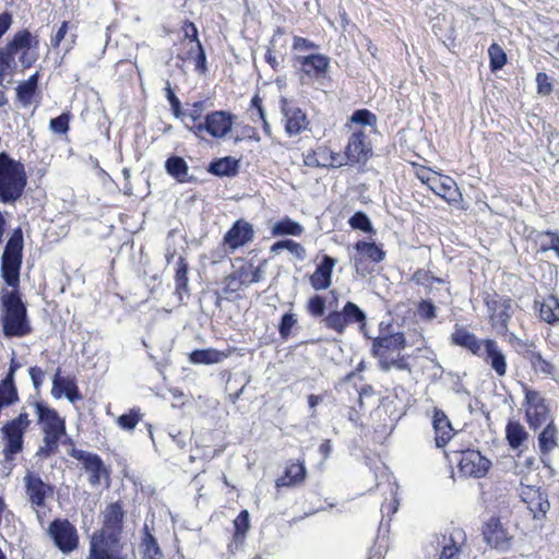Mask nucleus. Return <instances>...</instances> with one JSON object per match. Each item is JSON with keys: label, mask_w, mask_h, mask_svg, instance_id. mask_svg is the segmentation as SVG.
I'll use <instances>...</instances> for the list:
<instances>
[{"label": "nucleus", "mask_w": 559, "mask_h": 559, "mask_svg": "<svg viewBox=\"0 0 559 559\" xmlns=\"http://www.w3.org/2000/svg\"><path fill=\"white\" fill-rule=\"evenodd\" d=\"M23 234L21 228L13 231L2 254L1 275L11 290L1 292L4 308L3 333L9 337H22L31 333L26 306L19 292L20 269L22 264Z\"/></svg>", "instance_id": "1"}, {"label": "nucleus", "mask_w": 559, "mask_h": 559, "mask_svg": "<svg viewBox=\"0 0 559 559\" xmlns=\"http://www.w3.org/2000/svg\"><path fill=\"white\" fill-rule=\"evenodd\" d=\"M38 38L33 36L28 31L17 32L13 39L0 50V84L3 83L5 76L11 75L16 62L24 69L31 68L38 59Z\"/></svg>", "instance_id": "2"}, {"label": "nucleus", "mask_w": 559, "mask_h": 559, "mask_svg": "<svg viewBox=\"0 0 559 559\" xmlns=\"http://www.w3.org/2000/svg\"><path fill=\"white\" fill-rule=\"evenodd\" d=\"M33 413L37 415L38 424L44 433L43 444L39 447L37 454L39 456L49 457L57 452L59 441L66 435L64 420L51 409L41 403L31 405Z\"/></svg>", "instance_id": "3"}, {"label": "nucleus", "mask_w": 559, "mask_h": 559, "mask_svg": "<svg viewBox=\"0 0 559 559\" xmlns=\"http://www.w3.org/2000/svg\"><path fill=\"white\" fill-rule=\"evenodd\" d=\"M27 176L22 163L0 153V202L13 203L25 189Z\"/></svg>", "instance_id": "4"}, {"label": "nucleus", "mask_w": 559, "mask_h": 559, "mask_svg": "<svg viewBox=\"0 0 559 559\" xmlns=\"http://www.w3.org/2000/svg\"><path fill=\"white\" fill-rule=\"evenodd\" d=\"M35 402H33L34 404ZM32 403L24 405L19 416L8 421L1 429L5 445L3 449L5 460H13V456L20 453L23 449V437L25 431L31 425V407Z\"/></svg>", "instance_id": "5"}, {"label": "nucleus", "mask_w": 559, "mask_h": 559, "mask_svg": "<svg viewBox=\"0 0 559 559\" xmlns=\"http://www.w3.org/2000/svg\"><path fill=\"white\" fill-rule=\"evenodd\" d=\"M430 545L440 549L439 559H465L466 534L462 528H453L445 535L432 536Z\"/></svg>", "instance_id": "6"}, {"label": "nucleus", "mask_w": 559, "mask_h": 559, "mask_svg": "<svg viewBox=\"0 0 559 559\" xmlns=\"http://www.w3.org/2000/svg\"><path fill=\"white\" fill-rule=\"evenodd\" d=\"M103 528L98 535H94L92 540L106 544H121L120 533L123 520L122 507L119 502H112L107 506L103 512Z\"/></svg>", "instance_id": "7"}, {"label": "nucleus", "mask_w": 559, "mask_h": 559, "mask_svg": "<svg viewBox=\"0 0 559 559\" xmlns=\"http://www.w3.org/2000/svg\"><path fill=\"white\" fill-rule=\"evenodd\" d=\"M234 118L230 112L224 110L210 112L204 116L202 124L192 127V132L198 138H202L204 133H207L215 139H223L231 131Z\"/></svg>", "instance_id": "8"}, {"label": "nucleus", "mask_w": 559, "mask_h": 559, "mask_svg": "<svg viewBox=\"0 0 559 559\" xmlns=\"http://www.w3.org/2000/svg\"><path fill=\"white\" fill-rule=\"evenodd\" d=\"M47 534L63 554L72 552L79 546L78 531L68 520H53L48 526Z\"/></svg>", "instance_id": "9"}, {"label": "nucleus", "mask_w": 559, "mask_h": 559, "mask_svg": "<svg viewBox=\"0 0 559 559\" xmlns=\"http://www.w3.org/2000/svg\"><path fill=\"white\" fill-rule=\"evenodd\" d=\"M525 415L533 429L539 428L549 420V408L542 394L534 390H525Z\"/></svg>", "instance_id": "10"}, {"label": "nucleus", "mask_w": 559, "mask_h": 559, "mask_svg": "<svg viewBox=\"0 0 559 559\" xmlns=\"http://www.w3.org/2000/svg\"><path fill=\"white\" fill-rule=\"evenodd\" d=\"M70 454L72 457L82 463L83 468L88 474V483L92 486H99L102 478L108 480V471L97 454L79 449H73Z\"/></svg>", "instance_id": "11"}, {"label": "nucleus", "mask_w": 559, "mask_h": 559, "mask_svg": "<svg viewBox=\"0 0 559 559\" xmlns=\"http://www.w3.org/2000/svg\"><path fill=\"white\" fill-rule=\"evenodd\" d=\"M294 64L309 79L324 78L330 69V58L323 53L297 55Z\"/></svg>", "instance_id": "12"}, {"label": "nucleus", "mask_w": 559, "mask_h": 559, "mask_svg": "<svg viewBox=\"0 0 559 559\" xmlns=\"http://www.w3.org/2000/svg\"><path fill=\"white\" fill-rule=\"evenodd\" d=\"M349 165L365 164L371 156V144L364 129H354L345 150Z\"/></svg>", "instance_id": "13"}, {"label": "nucleus", "mask_w": 559, "mask_h": 559, "mask_svg": "<svg viewBox=\"0 0 559 559\" xmlns=\"http://www.w3.org/2000/svg\"><path fill=\"white\" fill-rule=\"evenodd\" d=\"M477 357L481 358L499 378H503L508 372V360L503 349L498 342L492 338H485L484 347Z\"/></svg>", "instance_id": "14"}, {"label": "nucleus", "mask_w": 559, "mask_h": 559, "mask_svg": "<svg viewBox=\"0 0 559 559\" xmlns=\"http://www.w3.org/2000/svg\"><path fill=\"white\" fill-rule=\"evenodd\" d=\"M25 493L33 508L44 507L46 500L52 496V488L39 475L27 472L23 477Z\"/></svg>", "instance_id": "15"}, {"label": "nucleus", "mask_w": 559, "mask_h": 559, "mask_svg": "<svg viewBox=\"0 0 559 559\" xmlns=\"http://www.w3.org/2000/svg\"><path fill=\"white\" fill-rule=\"evenodd\" d=\"M490 467V461L483 456L479 451L467 450L461 453L459 469L467 477H484Z\"/></svg>", "instance_id": "16"}, {"label": "nucleus", "mask_w": 559, "mask_h": 559, "mask_svg": "<svg viewBox=\"0 0 559 559\" xmlns=\"http://www.w3.org/2000/svg\"><path fill=\"white\" fill-rule=\"evenodd\" d=\"M186 48V55L180 56L183 60H193L195 69L205 72L206 71V58L202 45L197 38V28L193 24H189L186 27V40L183 41Z\"/></svg>", "instance_id": "17"}, {"label": "nucleus", "mask_w": 559, "mask_h": 559, "mask_svg": "<svg viewBox=\"0 0 559 559\" xmlns=\"http://www.w3.org/2000/svg\"><path fill=\"white\" fill-rule=\"evenodd\" d=\"M492 328L499 333L504 334L508 330V322L513 313V304L510 299H493L487 301Z\"/></svg>", "instance_id": "18"}, {"label": "nucleus", "mask_w": 559, "mask_h": 559, "mask_svg": "<svg viewBox=\"0 0 559 559\" xmlns=\"http://www.w3.org/2000/svg\"><path fill=\"white\" fill-rule=\"evenodd\" d=\"M485 542L492 548L507 550L510 546V535L497 518H490L484 525Z\"/></svg>", "instance_id": "19"}, {"label": "nucleus", "mask_w": 559, "mask_h": 559, "mask_svg": "<svg viewBox=\"0 0 559 559\" xmlns=\"http://www.w3.org/2000/svg\"><path fill=\"white\" fill-rule=\"evenodd\" d=\"M281 104L287 134L290 136L299 134L308 124L305 112H302L300 108L288 103L285 98L281 100Z\"/></svg>", "instance_id": "20"}, {"label": "nucleus", "mask_w": 559, "mask_h": 559, "mask_svg": "<svg viewBox=\"0 0 559 559\" xmlns=\"http://www.w3.org/2000/svg\"><path fill=\"white\" fill-rule=\"evenodd\" d=\"M252 225L246 221L239 219L224 236V245L229 248L230 251L245 246L253 239Z\"/></svg>", "instance_id": "21"}, {"label": "nucleus", "mask_w": 559, "mask_h": 559, "mask_svg": "<svg viewBox=\"0 0 559 559\" xmlns=\"http://www.w3.org/2000/svg\"><path fill=\"white\" fill-rule=\"evenodd\" d=\"M432 426L436 433V445L438 448L444 447L454 436V429L443 411L433 409Z\"/></svg>", "instance_id": "22"}, {"label": "nucleus", "mask_w": 559, "mask_h": 559, "mask_svg": "<svg viewBox=\"0 0 559 559\" xmlns=\"http://www.w3.org/2000/svg\"><path fill=\"white\" fill-rule=\"evenodd\" d=\"M451 343L469 350L473 355L480 354L485 340H479L474 333H471L462 325L456 324L451 334Z\"/></svg>", "instance_id": "23"}, {"label": "nucleus", "mask_w": 559, "mask_h": 559, "mask_svg": "<svg viewBox=\"0 0 559 559\" xmlns=\"http://www.w3.org/2000/svg\"><path fill=\"white\" fill-rule=\"evenodd\" d=\"M437 195L444 199L448 203H457L461 200L456 182L449 176L438 174L430 188Z\"/></svg>", "instance_id": "24"}, {"label": "nucleus", "mask_w": 559, "mask_h": 559, "mask_svg": "<svg viewBox=\"0 0 559 559\" xmlns=\"http://www.w3.org/2000/svg\"><path fill=\"white\" fill-rule=\"evenodd\" d=\"M51 394L56 399H61L64 395L71 403L82 399L79 388L73 379L61 377L57 372L52 380Z\"/></svg>", "instance_id": "25"}, {"label": "nucleus", "mask_w": 559, "mask_h": 559, "mask_svg": "<svg viewBox=\"0 0 559 559\" xmlns=\"http://www.w3.org/2000/svg\"><path fill=\"white\" fill-rule=\"evenodd\" d=\"M405 346V337L403 333H394L388 336L379 337L373 342V353L381 359L390 356L391 352L400 353Z\"/></svg>", "instance_id": "26"}, {"label": "nucleus", "mask_w": 559, "mask_h": 559, "mask_svg": "<svg viewBox=\"0 0 559 559\" xmlns=\"http://www.w3.org/2000/svg\"><path fill=\"white\" fill-rule=\"evenodd\" d=\"M335 264V259L324 255L322 262L310 276V284L316 290L326 289L331 285L332 272Z\"/></svg>", "instance_id": "27"}, {"label": "nucleus", "mask_w": 559, "mask_h": 559, "mask_svg": "<svg viewBox=\"0 0 559 559\" xmlns=\"http://www.w3.org/2000/svg\"><path fill=\"white\" fill-rule=\"evenodd\" d=\"M87 559H127V554H123L122 544L112 545L92 540Z\"/></svg>", "instance_id": "28"}, {"label": "nucleus", "mask_w": 559, "mask_h": 559, "mask_svg": "<svg viewBox=\"0 0 559 559\" xmlns=\"http://www.w3.org/2000/svg\"><path fill=\"white\" fill-rule=\"evenodd\" d=\"M523 501L527 504L528 510L534 519H540L549 510V502L545 495L537 489L527 488L522 492Z\"/></svg>", "instance_id": "29"}, {"label": "nucleus", "mask_w": 559, "mask_h": 559, "mask_svg": "<svg viewBox=\"0 0 559 559\" xmlns=\"http://www.w3.org/2000/svg\"><path fill=\"white\" fill-rule=\"evenodd\" d=\"M355 249L358 253L353 259L356 269L359 267V264L364 259H368L372 262H381L385 257V252L382 249H380L374 242L358 241L355 245Z\"/></svg>", "instance_id": "30"}, {"label": "nucleus", "mask_w": 559, "mask_h": 559, "mask_svg": "<svg viewBox=\"0 0 559 559\" xmlns=\"http://www.w3.org/2000/svg\"><path fill=\"white\" fill-rule=\"evenodd\" d=\"M306 477L304 462H290L285 468V475L276 479V487L296 486L301 484Z\"/></svg>", "instance_id": "31"}, {"label": "nucleus", "mask_w": 559, "mask_h": 559, "mask_svg": "<svg viewBox=\"0 0 559 559\" xmlns=\"http://www.w3.org/2000/svg\"><path fill=\"white\" fill-rule=\"evenodd\" d=\"M227 355L214 348L197 349L190 353L189 361L194 365H214L222 362Z\"/></svg>", "instance_id": "32"}, {"label": "nucleus", "mask_w": 559, "mask_h": 559, "mask_svg": "<svg viewBox=\"0 0 559 559\" xmlns=\"http://www.w3.org/2000/svg\"><path fill=\"white\" fill-rule=\"evenodd\" d=\"M540 319L547 323L559 321V300L554 296L545 298L539 306Z\"/></svg>", "instance_id": "33"}, {"label": "nucleus", "mask_w": 559, "mask_h": 559, "mask_svg": "<svg viewBox=\"0 0 559 559\" xmlns=\"http://www.w3.org/2000/svg\"><path fill=\"white\" fill-rule=\"evenodd\" d=\"M271 233L273 236H300L304 233V227L298 222L284 217L272 226Z\"/></svg>", "instance_id": "34"}, {"label": "nucleus", "mask_w": 559, "mask_h": 559, "mask_svg": "<svg viewBox=\"0 0 559 559\" xmlns=\"http://www.w3.org/2000/svg\"><path fill=\"white\" fill-rule=\"evenodd\" d=\"M204 102H195L191 105L187 111L182 114V120L186 127L192 132V127L195 124H202L204 122Z\"/></svg>", "instance_id": "35"}, {"label": "nucleus", "mask_w": 559, "mask_h": 559, "mask_svg": "<svg viewBox=\"0 0 559 559\" xmlns=\"http://www.w3.org/2000/svg\"><path fill=\"white\" fill-rule=\"evenodd\" d=\"M238 169V160L233 157H224L213 162L209 170L217 176H234Z\"/></svg>", "instance_id": "36"}, {"label": "nucleus", "mask_w": 559, "mask_h": 559, "mask_svg": "<svg viewBox=\"0 0 559 559\" xmlns=\"http://www.w3.org/2000/svg\"><path fill=\"white\" fill-rule=\"evenodd\" d=\"M283 250L289 251L296 259L302 261L306 258V249L298 242L286 239L281 240L271 247V252L274 254H280Z\"/></svg>", "instance_id": "37"}, {"label": "nucleus", "mask_w": 559, "mask_h": 559, "mask_svg": "<svg viewBox=\"0 0 559 559\" xmlns=\"http://www.w3.org/2000/svg\"><path fill=\"white\" fill-rule=\"evenodd\" d=\"M165 168L169 175L178 181L185 182L188 177V165L183 158L178 156L169 157L165 163Z\"/></svg>", "instance_id": "38"}, {"label": "nucleus", "mask_w": 559, "mask_h": 559, "mask_svg": "<svg viewBox=\"0 0 559 559\" xmlns=\"http://www.w3.org/2000/svg\"><path fill=\"white\" fill-rule=\"evenodd\" d=\"M538 445L542 453H549L557 447V429L551 423L539 433Z\"/></svg>", "instance_id": "39"}, {"label": "nucleus", "mask_w": 559, "mask_h": 559, "mask_svg": "<svg viewBox=\"0 0 559 559\" xmlns=\"http://www.w3.org/2000/svg\"><path fill=\"white\" fill-rule=\"evenodd\" d=\"M506 433L509 444L513 449L519 448L527 437L524 427L521 424L514 421L508 424Z\"/></svg>", "instance_id": "40"}, {"label": "nucleus", "mask_w": 559, "mask_h": 559, "mask_svg": "<svg viewBox=\"0 0 559 559\" xmlns=\"http://www.w3.org/2000/svg\"><path fill=\"white\" fill-rule=\"evenodd\" d=\"M142 418L140 408H132L129 413L118 416L116 423L121 429L133 431Z\"/></svg>", "instance_id": "41"}, {"label": "nucleus", "mask_w": 559, "mask_h": 559, "mask_svg": "<svg viewBox=\"0 0 559 559\" xmlns=\"http://www.w3.org/2000/svg\"><path fill=\"white\" fill-rule=\"evenodd\" d=\"M141 549L145 559H164L156 539L148 533L145 534Z\"/></svg>", "instance_id": "42"}, {"label": "nucleus", "mask_w": 559, "mask_h": 559, "mask_svg": "<svg viewBox=\"0 0 559 559\" xmlns=\"http://www.w3.org/2000/svg\"><path fill=\"white\" fill-rule=\"evenodd\" d=\"M175 282H176V292L181 297L182 292L183 293L188 292V282H189L188 264L183 258H180L178 261V267L176 271Z\"/></svg>", "instance_id": "43"}, {"label": "nucleus", "mask_w": 559, "mask_h": 559, "mask_svg": "<svg viewBox=\"0 0 559 559\" xmlns=\"http://www.w3.org/2000/svg\"><path fill=\"white\" fill-rule=\"evenodd\" d=\"M376 116L367 109L356 110L350 117V123L359 126V129L366 127L373 129L376 126Z\"/></svg>", "instance_id": "44"}, {"label": "nucleus", "mask_w": 559, "mask_h": 559, "mask_svg": "<svg viewBox=\"0 0 559 559\" xmlns=\"http://www.w3.org/2000/svg\"><path fill=\"white\" fill-rule=\"evenodd\" d=\"M249 513L248 511H241L234 521L235 527V542H242L247 531L249 530Z\"/></svg>", "instance_id": "45"}, {"label": "nucleus", "mask_w": 559, "mask_h": 559, "mask_svg": "<svg viewBox=\"0 0 559 559\" xmlns=\"http://www.w3.org/2000/svg\"><path fill=\"white\" fill-rule=\"evenodd\" d=\"M488 55H489V59H490L491 70H493V71L499 70L506 64L507 56H506V52L503 51V49L499 45H497V44L490 45V47L488 49Z\"/></svg>", "instance_id": "46"}, {"label": "nucleus", "mask_w": 559, "mask_h": 559, "mask_svg": "<svg viewBox=\"0 0 559 559\" xmlns=\"http://www.w3.org/2000/svg\"><path fill=\"white\" fill-rule=\"evenodd\" d=\"M324 323L329 329H332L337 333H343L347 325L343 311H333L329 313L324 319Z\"/></svg>", "instance_id": "47"}, {"label": "nucleus", "mask_w": 559, "mask_h": 559, "mask_svg": "<svg viewBox=\"0 0 559 559\" xmlns=\"http://www.w3.org/2000/svg\"><path fill=\"white\" fill-rule=\"evenodd\" d=\"M528 359L535 371L544 374H552L554 366L544 359L539 353L531 352Z\"/></svg>", "instance_id": "48"}, {"label": "nucleus", "mask_w": 559, "mask_h": 559, "mask_svg": "<svg viewBox=\"0 0 559 559\" xmlns=\"http://www.w3.org/2000/svg\"><path fill=\"white\" fill-rule=\"evenodd\" d=\"M342 311L347 324L352 322H364L366 320L364 311L354 302L348 301Z\"/></svg>", "instance_id": "49"}, {"label": "nucleus", "mask_w": 559, "mask_h": 559, "mask_svg": "<svg viewBox=\"0 0 559 559\" xmlns=\"http://www.w3.org/2000/svg\"><path fill=\"white\" fill-rule=\"evenodd\" d=\"M538 241L543 251L555 250L559 257V236L557 234L549 231L540 234Z\"/></svg>", "instance_id": "50"}, {"label": "nucleus", "mask_w": 559, "mask_h": 559, "mask_svg": "<svg viewBox=\"0 0 559 559\" xmlns=\"http://www.w3.org/2000/svg\"><path fill=\"white\" fill-rule=\"evenodd\" d=\"M379 365L382 370H390L391 368H396L399 370L408 369V364L403 357H400V353H397L396 358H391L390 356L379 359Z\"/></svg>", "instance_id": "51"}, {"label": "nucleus", "mask_w": 559, "mask_h": 559, "mask_svg": "<svg viewBox=\"0 0 559 559\" xmlns=\"http://www.w3.org/2000/svg\"><path fill=\"white\" fill-rule=\"evenodd\" d=\"M417 313L420 319L431 321L437 317V307L430 300L423 299L418 302Z\"/></svg>", "instance_id": "52"}, {"label": "nucleus", "mask_w": 559, "mask_h": 559, "mask_svg": "<svg viewBox=\"0 0 559 559\" xmlns=\"http://www.w3.org/2000/svg\"><path fill=\"white\" fill-rule=\"evenodd\" d=\"M349 225L354 229H359V230H362L366 233L372 231V225L370 223V219L368 218V216L366 214H364L361 212L355 213L349 218Z\"/></svg>", "instance_id": "53"}, {"label": "nucleus", "mask_w": 559, "mask_h": 559, "mask_svg": "<svg viewBox=\"0 0 559 559\" xmlns=\"http://www.w3.org/2000/svg\"><path fill=\"white\" fill-rule=\"evenodd\" d=\"M307 309L313 317H321L325 310V301L321 296H313L309 299Z\"/></svg>", "instance_id": "54"}, {"label": "nucleus", "mask_w": 559, "mask_h": 559, "mask_svg": "<svg viewBox=\"0 0 559 559\" xmlns=\"http://www.w3.org/2000/svg\"><path fill=\"white\" fill-rule=\"evenodd\" d=\"M297 319L293 313H285L282 317L278 331L283 338H286L290 334L292 328L296 324Z\"/></svg>", "instance_id": "55"}, {"label": "nucleus", "mask_w": 559, "mask_h": 559, "mask_svg": "<svg viewBox=\"0 0 559 559\" xmlns=\"http://www.w3.org/2000/svg\"><path fill=\"white\" fill-rule=\"evenodd\" d=\"M537 93L542 95H549L552 91V83L550 78L543 72L536 75Z\"/></svg>", "instance_id": "56"}, {"label": "nucleus", "mask_w": 559, "mask_h": 559, "mask_svg": "<svg viewBox=\"0 0 559 559\" xmlns=\"http://www.w3.org/2000/svg\"><path fill=\"white\" fill-rule=\"evenodd\" d=\"M50 129L56 132L63 134L69 129V116L66 114H62L58 116L57 118H53L50 120Z\"/></svg>", "instance_id": "57"}, {"label": "nucleus", "mask_w": 559, "mask_h": 559, "mask_svg": "<svg viewBox=\"0 0 559 559\" xmlns=\"http://www.w3.org/2000/svg\"><path fill=\"white\" fill-rule=\"evenodd\" d=\"M413 280L419 284V285H427V286H431L432 283H443L442 280L440 278H437V277H433V276H430L426 271L424 270H418L417 272H415L414 276H413Z\"/></svg>", "instance_id": "58"}, {"label": "nucleus", "mask_w": 559, "mask_h": 559, "mask_svg": "<svg viewBox=\"0 0 559 559\" xmlns=\"http://www.w3.org/2000/svg\"><path fill=\"white\" fill-rule=\"evenodd\" d=\"M34 93L35 88L24 82L17 87V96L25 106L31 104Z\"/></svg>", "instance_id": "59"}, {"label": "nucleus", "mask_w": 559, "mask_h": 559, "mask_svg": "<svg viewBox=\"0 0 559 559\" xmlns=\"http://www.w3.org/2000/svg\"><path fill=\"white\" fill-rule=\"evenodd\" d=\"M318 48V46L307 39V38H304V37H299V36H295L294 37V43H293V49L296 50V51H310V50H313Z\"/></svg>", "instance_id": "60"}, {"label": "nucleus", "mask_w": 559, "mask_h": 559, "mask_svg": "<svg viewBox=\"0 0 559 559\" xmlns=\"http://www.w3.org/2000/svg\"><path fill=\"white\" fill-rule=\"evenodd\" d=\"M243 287L242 283L237 278L236 274L233 273L224 280V290L226 293H236Z\"/></svg>", "instance_id": "61"}, {"label": "nucleus", "mask_w": 559, "mask_h": 559, "mask_svg": "<svg viewBox=\"0 0 559 559\" xmlns=\"http://www.w3.org/2000/svg\"><path fill=\"white\" fill-rule=\"evenodd\" d=\"M416 176L424 185L430 189L432 181H435V177L438 176V173L431 171L427 168H420L416 171Z\"/></svg>", "instance_id": "62"}, {"label": "nucleus", "mask_w": 559, "mask_h": 559, "mask_svg": "<svg viewBox=\"0 0 559 559\" xmlns=\"http://www.w3.org/2000/svg\"><path fill=\"white\" fill-rule=\"evenodd\" d=\"M317 150V157L321 167H331V150L325 146H319Z\"/></svg>", "instance_id": "63"}, {"label": "nucleus", "mask_w": 559, "mask_h": 559, "mask_svg": "<svg viewBox=\"0 0 559 559\" xmlns=\"http://www.w3.org/2000/svg\"><path fill=\"white\" fill-rule=\"evenodd\" d=\"M330 160L333 162V163H331V167H333V168H337L343 165L349 164V158L347 157L346 152L344 154H342L340 152L331 151Z\"/></svg>", "instance_id": "64"}]
</instances>
